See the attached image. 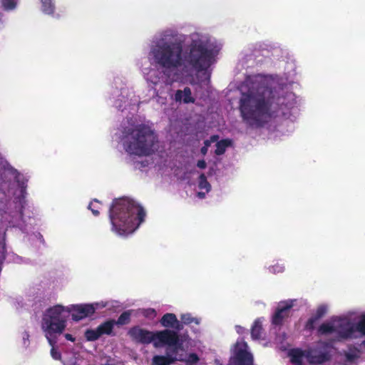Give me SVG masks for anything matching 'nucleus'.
Returning <instances> with one entry per match:
<instances>
[{"mask_svg":"<svg viewBox=\"0 0 365 365\" xmlns=\"http://www.w3.org/2000/svg\"><path fill=\"white\" fill-rule=\"evenodd\" d=\"M287 126L289 128L287 130L288 132L291 133L294 130V125L292 123L289 122Z\"/></svg>","mask_w":365,"mask_h":365,"instance_id":"e433bc0d","label":"nucleus"},{"mask_svg":"<svg viewBox=\"0 0 365 365\" xmlns=\"http://www.w3.org/2000/svg\"><path fill=\"white\" fill-rule=\"evenodd\" d=\"M58 339V338L57 339ZM49 345L51 346V355L52 356V358L55 360H60L61 359V354L60 352L58 351V349L55 347V345L56 344L58 340H56L55 341V343L53 344H51L50 341L47 339Z\"/></svg>","mask_w":365,"mask_h":365,"instance_id":"cd10ccee","label":"nucleus"},{"mask_svg":"<svg viewBox=\"0 0 365 365\" xmlns=\"http://www.w3.org/2000/svg\"><path fill=\"white\" fill-rule=\"evenodd\" d=\"M328 310V307L326 304H322L319 306L316 310L315 317L310 318L306 324V328L312 329L314 327V322L324 316Z\"/></svg>","mask_w":365,"mask_h":365,"instance_id":"aec40b11","label":"nucleus"},{"mask_svg":"<svg viewBox=\"0 0 365 365\" xmlns=\"http://www.w3.org/2000/svg\"><path fill=\"white\" fill-rule=\"evenodd\" d=\"M235 329H236V331H237V332L238 334H242V333H243V331H244V329H243V327H240V326H236V327H235Z\"/></svg>","mask_w":365,"mask_h":365,"instance_id":"c9c22d12","label":"nucleus"},{"mask_svg":"<svg viewBox=\"0 0 365 365\" xmlns=\"http://www.w3.org/2000/svg\"><path fill=\"white\" fill-rule=\"evenodd\" d=\"M142 314L143 316H145V317L150 319H154L157 315L156 311L152 308H148V309H143L142 311Z\"/></svg>","mask_w":365,"mask_h":365,"instance_id":"2f4dec72","label":"nucleus"},{"mask_svg":"<svg viewBox=\"0 0 365 365\" xmlns=\"http://www.w3.org/2000/svg\"><path fill=\"white\" fill-rule=\"evenodd\" d=\"M120 143L130 158L147 157L158 148V136L152 124L138 118L128 119L123 125Z\"/></svg>","mask_w":365,"mask_h":365,"instance_id":"20e7f679","label":"nucleus"},{"mask_svg":"<svg viewBox=\"0 0 365 365\" xmlns=\"http://www.w3.org/2000/svg\"><path fill=\"white\" fill-rule=\"evenodd\" d=\"M240 92V116L244 123L252 127H262L281 116L289 119L297 105L295 95L272 76H248Z\"/></svg>","mask_w":365,"mask_h":365,"instance_id":"f03ea898","label":"nucleus"},{"mask_svg":"<svg viewBox=\"0 0 365 365\" xmlns=\"http://www.w3.org/2000/svg\"><path fill=\"white\" fill-rule=\"evenodd\" d=\"M295 302L296 300L289 299L279 302L272 317V324L276 326L281 325L284 320L289 317L291 309Z\"/></svg>","mask_w":365,"mask_h":365,"instance_id":"f8f14e48","label":"nucleus"},{"mask_svg":"<svg viewBox=\"0 0 365 365\" xmlns=\"http://www.w3.org/2000/svg\"><path fill=\"white\" fill-rule=\"evenodd\" d=\"M180 340L178 339V344L177 346H168L167 356H155L153 359L152 365H169L175 361V351L180 348Z\"/></svg>","mask_w":365,"mask_h":365,"instance_id":"4468645a","label":"nucleus"},{"mask_svg":"<svg viewBox=\"0 0 365 365\" xmlns=\"http://www.w3.org/2000/svg\"><path fill=\"white\" fill-rule=\"evenodd\" d=\"M115 325L114 320H108L100 324L95 329H88L85 331V337L89 341L98 339L102 335L111 334Z\"/></svg>","mask_w":365,"mask_h":365,"instance_id":"9b49d317","label":"nucleus"},{"mask_svg":"<svg viewBox=\"0 0 365 365\" xmlns=\"http://www.w3.org/2000/svg\"><path fill=\"white\" fill-rule=\"evenodd\" d=\"M160 322L163 327L166 328H173L178 331L182 329V325L178 319L176 315L173 313H167L164 314Z\"/></svg>","mask_w":365,"mask_h":365,"instance_id":"2eb2a0df","label":"nucleus"},{"mask_svg":"<svg viewBox=\"0 0 365 365\" xmlns=\"http://www.w3.org/2000/svg\"><path fill=\"white\" fill-rule=\"evenodd\" d=\"M197 166L200 169H204L206 168V163L203 160H199L197 163Z\"/></svg>","mask_w":365,"mask_h":365,"instance_id":"72a5a7b5","label":"nucleus"},{"mask_svg":"<svg viewBox=\"0 0 365 365\" xmlns=\"http://www.w3.org/2000/svg\"><path fill=\"white\" fill-rule=\"evenodd\" d=\"M180 346L175 351V359L182 361L184 365H195L200 360L196 354L191 353L188 354H178V351L182 349V343L180 342Z\"/></svg>","mask_w":365,"mask_h":365,"instance_id":"dca6fc26","label":"nucleus"},{"mask_svg":"<svg viewBox=\"0 0 365 365\" xmlns=\"http://www.w3.org/2000/svg\"><path fill=\"white\" fill-rule=\"evenodd\" d=\"M180 319H181V322H180L181 324H190L192 323H195V324H199L200 322V319L199 318L192 317V314L190 313H185V314H181Z\"/></svg>","mask_w":365,"mask_h":365,"instance_id":"b1692460","label":"nucleus"},{"mask_svg":"<svg viewBox=\"0 0 365 365\" xmlns=\"http://www.w3.org/2000/svg\"><path fill=\"white\" fill-rule=\"evenodd\" d=\"M216 150L215 153L217 155L223 154L226 149L231 145V140L229 139L221 140L220 141H216Z\"/></svg>","mask_w":365,"mask_h":365,"instance_id":"5701e85b","label":"nucleus"},{"mask_svg":"<svg viewBox=\"0 0 365 365\" xmlns=\"http://www.w3.org/2000/svg\"><path fill=\"white\" fill-rule=\"evenodd\" d=\"M215 365H222V364L220 362V361L217 359L215 360Z\"/></svg>","mask_w":365,"mask_h":365,"instance_id":"58836bf2","label":"nucleus"},{"mask_svg":"<svg viewBox=\"0 0 365 365\" xmlns=\"http://www.w3.org/2000/svg\"><path fill=\"white\" fill-rule=\"evenodd\" d=\"M144 209L128 198L115 200L109 210L111 230L120 236L133 233L144 221Z\"/></svg>","mask_w":365,"mask_h":365,"instance_id":"423d86ee","label":"nucleus"},{"mask_svg":"<svg viewBox=\"0 0 365 365\" xmlns=\"http://www.w3.org/2000/svg\"><path fill=\"white\" fill-rule=\"evenodd\" d=\"M92 311L88 304H56L46 309L41 323L44 336L51 344L55 343L66 328L68 314H71L73 321L78 322L91 316Z\"/></svg>","mask_w":365,"mask_h":365,"instance_id":"39448f33","label":"nucleus"},{"mask_svg":"<svg viewBox=\"0 0 365 365\" xmlns=\"http://www.w3.org/2000/svg\"><path fill=\"white\" fill-rule=\"evenodd\" d=\"M140 165L138 166V164L136 165V167H138V168H145V166L148 165V162L146 161V164L144 163V162H142L140 163Z\"/></svg>","mask_w":365,"mask_h":365,"instance_id":"4c0bfd02","label":"nucleus"},{"mask_svg":"<svg viewBox=\"0 0 365 365\" xmlns=\"http://www.w3.org/2000/svg\"><path fill=\"white\" fill-rule=\"evenodd\" d=\"M218 140V137L217 135H213L210 138V140H206L205 142V145L201 148V153L202 155H205L207 152V148L210 146V143H215Z\"/></svg>","mask_w":365,"mask_h":365,"instance_id":"7c9ffc66","label":"nucleus"},{"mask_svg":"<svg viewBox=\"0 0 365 365\" xmlns=\"http://www.w3.org/2000/svg\"><path fill=\"white\" fill-rule=\"evenodd\" d=\"M64 337L68 340V341H75V338L73 336V335L70 334H66L64 335Z\"/></svg>","mask_w":365,"mask_h":365,"instance_id":"f704fd0d","label":"nucleus"},{"mask_svg":"<svg viewBox=\"0 0 365 365\" xmlns=\"http://www.w3.org/2000/svg\"><path fill=\"white\" fill-rule=\"evenodd\" d=\"M334 350L331 344L320 341L304 351L292 349L289 352V356L291 361L294 365H305V362L320 364L329 360Z\"/></svg>","mask_w":365,"mask_h":365,"instance_id":"6e6552de","label":"nucleus"},{"mask_svg":"<svg viewBox=\"0 0 365 365\" xmlns=\"http://www.w3.org/2000/svg\"><path fill=\"white\" fill-rule=\"evenodd\" d=\"M19 0H1V4L4 9L8 11L14 10L16 8Z\"/></svg>","mask_w":365,"mask_h":365,"instance_id":"a878e982","label":"nucleus"},{"mask_svg":"<svg viewBox=\"0 0 365 365\" xmlns=\"http://www.w3.org/2000/svg\"><path fill=\"white\" fill-rule=\"evenodd\" d=\"M88 305H90L91 307L92 308V309H93L92 314H93L96 310H99V309H101L107 307L108 302L101 301V302H97L88 304Z\"/></svg>","mask_w":365,"mask_h":365,"instance_id":"c756f323","label":"nucleus"},{"mask_svg":"<svg viewBox=\"0 0 365 365\" xmlns=\"http://www.w3.org/2000/svg\"><path fill=\"white\" fill-rule=\"evenodd\" d=\"M101 207V204L99 201L93 200L88 205V209L91 210L92 213L97 216L99 214V210Z\"/></svg>","mask_w":365,"mask_h":365,"instance_id":"bb28decb","label":"nucleus"},{"mask_svg":"<svg viewBox=\"0 0 365 365\" xmlns=\"http://www.w3.org/2000/svg\"><path fill=\"white\" fill-rule=\"evenodd\" d=\"M319 333L335 340L365 336V314L333 319L322 324Z\"/></svg>","mask_w":365,"mask_h":365,"instance_id":"0eeeda50","label":"nucleus"},{"mask_svg":"<svg viewBox=\"0 0 365 365\" xmlns=\"http://www.w3.org/2000/svg\"><path fill=\"white\" fill-rule=\"evenodd\" d=\"M210 185L207 181L206 178L204 175H201L198 182V188L200 191L197 195L200 198H203L206 193L210 190Z\"/></svg>","mask_w":365,"mask_h":365,"instance_id":"412c9836","label":"nucleus"},{"mask_svg":"<svg viewBox=\"0 0 365 365\" xmlns=\"http://www.w3.org/2000/svg\"><path fill=\"white\" fill-rule=\"evenodd\" d=\"M262 322L261 319L255 321L251 330V335L253 339H259L261 338Z\"/></svg>","mask_w":365,"mask_h":365,"instance_id":"4be33fe9","label":"nucleus"},{"mask_svg":"<svg viewBox=\"0 0 365 365\" xmlns=\"http://www.w3.org/2000/svg\"><path fill=\"white\" fill-rule=\"evenodd\" d=\"M128 334L133 340L142 344L153 343L156 348L177 346L178 344V334L170 329L150 331L136 327L130 329Z\"/></svg>","mask_w":365,"mask_h":365,"instance_id":"1a4fd4ad","label":"nucleus"},{"mask_svg":"<svg viewBox=\"0 0 365 365\" xmlns=\"http://www.w3.org/2000/svg\"><path fill=\"white\" fill-rule=\"evenodd\" d=\"M230 363L233 365H253V354L243 339H238L232 347Z\"/></svg>","mask_w":365,"mask_h":365,"instance_id":"9d476101","label":"nucleus"},{"mask_svg":"<svg viewBox=\"0 0 365 365\" xmlns=\"http://www.w3.org/2000/svg\"><path fill=\"white\" fill-rule=\"evenodd\" d=\"M122 98H119L115 102V106L118 108L123 107L121 103H123L124 108L126 106L131 107V109L134 111L137 110L139 103V99L133 92L130 91L128 89H123L121 91Z\"/></svg>","mask_w":365,"mask_h":365,"instance_id":"ddd939ff","label":"nucleus"},{"mask_svg":"<svg viewBox=\"0 0 365 365\" xmlns=\"http://www.w3.org/2000/svg\"><path fill=\"white\" fill-rule=\"evenodd\" d=\"M21 338L24 347L27 348L29 346V334L27 332H24Z\"/></svg>","mask_w":365,"mask_h":365,"instance_id":"473e14b6","label":"nucleus"},{"mask_svg":"<svg viewBox=\"0 0 365 365\" xmlns=\"http://www.w3.org/2000/svg\"><path fill=\"white\" fill-rule=\"evenodd\" d=\"M189 43L183 48L186 36L173 29H166L156 34L151 42L148 58L161 69L143 68L147 82L155 86L170 85L182 81L192 71H203L202 83L207 86L210 73L207 68L214 62L220 48L209 36L198 32L189 35Z\"/></svg>","mask_w":365,"mask_h":365,"instance_id":"f257e3e1","label":"nucleus"},{"mask_svg":"<svg viewBox=\"0 0 365 365\" xmlns=\"http://www.w3.org/2000/svg\"><path fill=\"white\" fill-rule=\"evenodd\" d=\"M40 10L46 15L54 16L56 14L55 0H40Z\"/></svg>","mask_w":365,"mask_h":365,"instance_id":"a211bd4d","label":"nucleus"},{"mask_svg":"<svg viewBox=\"0 0 365 365\" xmlns=\"http://www.w3.org/2000/svg\"><path fill=\"white\" fill-rule=\"evenodd\" d=\"M130 313L128 312H123L118 319V321H115V324H118L120 325L128 324L130 321Z\"/></svg>","mask_w":365,"mask_h":365,"instance_id":"c85d7f7f","label":"nucleus"},{"mask_svg":"<svg viewBox=\"0 0 365 365\" xmlns=\"http://www.w3.org/2000/svg\"><path fill=\"white\" fill-rule=\"evenodd\" d=\"M6 172L14 182H4L0 186V190L4 195L12 196V198L6 202L0 201V222L24 230L26 220L24 210L27 205L26 197L29 178L11 167Z\"/></svg>","mask_w":365,"mask_h":365,"instance_id":"7ed1b4c3","label":"nucleus"},{"mask_svg":"<svg viewBox=\"0 0 365 365\" xmlns=\"http://www.w3.org/2000/svg\"><path fill=\"white\" fill-rule=\"evenodd\" d=\"M360 352L354 347H349L344 353L341 354V359L344 361L345 365H351L356 362L359 358Z\"/></svg>","mask_w":365,"mask_h":365,"instance_id":"f3484780","label":"nucleus"},{"mask_svg":"<svg viewBox=\"0 0 365 365\" xmlns=\"http://www.w3.org/2000/svg\"><path fill=\"white\" fill-rule=\"evenodd\" d=\"M175 100L178 102L182 101L185 103L194 102V98L192 97L191 91L189 88H185L182 91H177L175 95Z\"/></svg>","mask_w":365,"mask_h":365,"instance_id":"6ab92c4d","label":"nucleus"},{"mask_svg":"<svg viewBox=\"0 0 365 365\" xmlns=\"http://www.w3.org/2000/svg\"><path fill=\"white\" fill-rule=\"evenodd\" d=\"M268 269L271 273L279 274L284 272L285 267L283 263L277 262L274 264L269 266Z\"/></svg>","mask_w":365,"mask_h":365,"instance_id":"393cba45","label":"nucleus"}]
</instances>
